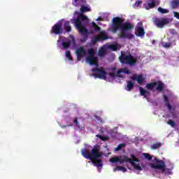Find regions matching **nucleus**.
Instances as JSON below:
<instances>
[{"label":"nucleus","instance_id":"5","mask_svg":"<svg viewBox=\"0 0 179 179\" xmlns=\"http://www.w3.org/2000/svg\"><path fill=\"white\" fill-rule=\"evenodd\" d=\"M121 64H127L133 66L136 64V58H134L130 53L129 55L121 52V56L119 57Z\"/></svg>","mask_w":179,"mask_h":179},{"label":"nucleus","instance_id":"51","mask_svg":"<svg viewBox=\"0 0 179 179\" xmlns=\"http://www.w3.org/2000/svg\"><path fill=\"white\" fill-rule=\"evenodd\" d=\"M173 110H175V108H173Z\"/></svg>","mask_w":179,"mask_h":179},{"label":"nucleus","instance_id":"41","mask_svg":"<svg viewBox=\"0 0 179 179\" xmlns=\"http://www.w3.org/2000/svg\"><path fill=\"white\" fill-rule=\"evenodd\" d=\"M166 105L167 109H169V110H172V106L170 104V103H165Z\"/></svg>","mask_w":179,"mask_h":179},{"label":"nucleus","instance_id":"11","mask_svg":"<svg viewBox=\"0 0 179 179\" xmlns=\"http://www.w3.org/2000/svg\"><path fill=\"white\" fill-rule=\"evenodd\" d=\"M171 22V20L170 18H162V19H157L155 20V25L156 27H159V28H163L164 27V26L170 24Z\"/></svg>","mask_w":179,"mask_h":179},{"label":"nucleus","instance_id":"36","mask_svg":"<svg viewBox=\"0 0 179 179\" xmlns=\"http://www.w3.org/2000/svg\"><path fill=\"white\" fill-rule=\"evenodd\" d=\"M144 157H145V159H148V161L152 160V156L150 154L144 153Z\"/></svg>","mask_w":179,"mask_h":179},{"label":"nucleus","instance_id":"3","mask_svg":"<svg viewBox=\"0 0 179 179\" xmlns=\"http://www.w3.org/2000/svg\"><path fill=\"white\" fill-rule=\"evenodd\" d=\"M79 19H80L81 21H85L87 20V17L82 13H78V17L71 19V22L75 24L76 28L78 30L79 34L84 35L85 37L87 38L90 32H88V29L83 25L82 22L79 21Z\"/></svg>","mask_w":179,"mask_h":179},{"label":"nucleus","instance_id":"40","mask_svg":"<svg viewBox=\"0 0 179 179\" xmlns=\"http://www.w3.org/2000/svg\"><path fill=\"white\" fill-rule=\"evenodd\" d=\"M163 97H164V101L165 102V103H170L169 102V98H167L166 95H163Z\"/></svg>","mask_w":179,"mask_h":179},{"label":"nucleus","instance_id":"52","mask_svg":"<svg viewBox=\"0 0 179 179\" xmlns=\"http://www.w3.org/2000/svg\"><path fill=\"white\" fill-rule=\"evenodd\" d=\"M178 29H179V25H178Z\"/></svg>","mask_w":179,"mask_h":179},{"label":"nucleus","instance_id":"20","mask_svg":"<svg viewBox=\"0 0 179 179\" xmlns=\"http://www.w3.org/2000/svg\"><path fill=\"white\" fill-rule=\"evenodd\" d=\"M110 78H124V76H122L120 73H109Z\"/></svg>","mask_w":179,"mask_h":179},{"label":"nucleus","instance_id":"34","mask_svg":"<svg viewBox=\"0 0 179 179\" xmlns=\"http://www.w3.org/2000/svg\"><path fill=\"white\" fill-rule=\"evenodd\" d=\"M66 57L69 59V60L71 61L73 59L71 58V51L67 50L66 51Z\"/></svg>","mask_w":179,"mask_h":179},{"label":"nucleus","instance_id":"47","mask_svg":"<svg viewBox=\"0 0 179 179\" xmlns=\"http://www.w3.org/2000/svg\"><path fill=\"white\" fill-rule=\"evenodd\" d=\"M80 1H81V3H83V4H85L86 3V1H85V0H80Z\"/></svg>","mask_w":179,"mask_h":179},{"label":"nucleus","instance_id":"26","mask_svg":"<svg viewBox=\"0 0 179 179\" xmlns=\"http://www.w3.org/2000/svg\"><path fill=\"white\" fill-rule=\"evenodd\" d=\"M108 48H109V50H111L113 52H115L118 50V45L114 44L109 45H108Z\"/></svg>","mask_w":179,"mask_h":179},{"label":"nucleus","instance_id":"2","mask_svg":"<svg viewBox=\"0 0 179 179\" xmlns=\"http://www.w3.org/2000/svg\"><path fill=\"white\" fill-rule=\"evenodd\" d=\"M131 158L133 160H131L127 156H124L123 157V159H122V156H119V157H115L113 158H110L109 162H110V163H112V164L119 162V163H120V164H122L123 163H130L131 166H132V167L134 169L138 170V171H142L141 166H140L139 164H136V163L140 162V160L137 157H136V156H134V155H131Z\"/></svg>","mask_w":179,"mask_h":179},{"label":"nucleus","instance_id":"45","mask_svg":"<svg viewBox=\"0 0 179 179\" xmlns=\"http://www.w3.org/2000/svg\"><path fill=\"white\" fill-rule=\"evenodd\" d=\"M120 171H122L123 173L127 172V169L126 168H122V169H120Z\"/></svg>","mask_w":179,"mask_h":179},{"label":"nucleus","instance_id":"23","mask_svg":"<svg viewBox=\"0 0 179 179\" xmlns=\"http://www.w3.org/2000/svg\"><path fill=\"white\" fill-rule=\"evenodd\" d=\"M91 25L92 26V28H94V31L96 32H99L100 30L101 29L98 25L97 24H96L95 22H91Z\"/></svg>","mask_w":179,"mask_h":179},{"label":"nucleus","instance_id":"12","mask_svg":"<svg viewBox=\"0 0 179 179\" xmlns=\"http://www.w3.org/2000/svg\"><path fill=\"white\" fill-rule=\"evenodd\" d=\"M131 80H132L133 81H136L140 85H143V83L145 82V77H144L142 74H134L132 77H131Z\"/></svg>","mask_w":179,"mask_h":179},{"label":"nucleus","instance_id":"33","mask_svg":"<svg viewBox=\"0 0 179 179\" xmlns=\"http://www.w3.org/2000/svg\"><path fill=\"white\" fill-rule=\"evenodd\" d=\"M124 147H125L124 143L119 144V145H117V148H115V150L118 152V151L121 150V149L124 148Z\"/></svg>","mask_w":179,"mask_h":179},{"label":"nucleus","instance_id":"48","mask_svg":"<svg viewBox=\"0 0 179 179\" xmlns=\"http://www.w3.org/2000/svg\"><path fill=\"white\" fill-rule=\"evenodd\" d=\"M71 125H65V126H62V129H64V128H66L68 127H70Z\"/></svg>","mask_w":179,"mask_h":179},{"label":"nucleus","instance_id":"9","mask_svg":"<svg viewBox=\"0 0 179 179\" xmlns=\"http://www.w3.org/2000/svg\"><path fill=\"white\" fill-rule=\"evenodd\" d=\"M63 34V24L57 22L50 29V34L61 35Z\"/></svg>","mask_w":179,"mask_h":179},{"label":"nucleus","instance_id":"4","mask_svg":"<svg viewBox=\"0 0 179 179\" xmlns=\"http://www.w3.org/2000/svg\"><path fill=\"white\" fill-rule=\"evenodd\" d=\"M81 155H83L85 159H88L91 162H94L101 158L103 156V152H100L99 147H94V148L91 149V151L88 149H83V150H81Z\"/></svg>","mask_w":179,"mask_h":179},{"label":"nucleus","instance_id":"31","mask_svg":"<svg viewBox=\"0 0 179 179\" xmlns=\"http://www.w3.org/2000/svg\"><path fill=\"white\" fill-rule=\"evenodd\" d=\"M99 41H103V40L100 39L99 38H96V37H94V38L91 39V43L92 44H96V43H97Z\"/></svg>","mask_w":179,"mask_h":179},{"label":"nucleus","instance_id":"18","mask_svg":"<svg viewBox=\"0 0 179 179\" xmlns=\"http://www.w3.org/2000/svg\"><path fill=\"white\" fill-rule=\"evenodd\" d=\"M64 28L65 29L66 32H71V27L69 24V21H65V22L64 23Z\"/></svg>","mask_w":179,"mask_h":179},{"label":"nucleus","instance_id":"28","mask_svg":"<svg viewBox=\"0 0 179 179\" xmlns=\"http://www.w3.org/2000/svg\"><path fill=\"white\" fill-rule=\"evenodd\" d=\"M171 6L173 9H176L179 6V1L177 0H174L171 3Z\"/></svg>","mask_w":179,"mask_h":179},{"label":"nucleus","instance_id":"49","mask_svg":"<svg viewBox=\"0 0 179 179\" xmlns=\"http://www.w3.org/2000/svg\"><path fill=\"white\" fill-rule=\"evenodd\" d=\"M171 114L173 115V117H175V113L173 111L171 112Z\"/></svg>","mask_w":179,"mask_h":179},{"label":"nucleus","instance_id":"30","mask_svg":"<svg viewBox=\"0 0 179 179\" xmlns=\"http://www.w3.org/2000/svg\"><path fill=\"white\" fill-rule=\"evenodd\" d=\"M96 137H98V138H99L100 140H101L102 141H106L108 140V138L107 136H101V135H99V134H97L96 136Z\"/></svg>","mask_w":179,"mask_h":179},{"label":"nucleus","instance_id":"14","mask_svg":"<svg viewBox=\"0 0 179 179\" xmlns=\"http://www.w3.org/2000/svg\"><path fill=\"white\" fill-rule=\"evenodd\" d=\"M76 54L78 59L83 58L86 55V50H85L84 47H80L76 50Z\"/></svg>","mask_w":179,"mask_h":179},{"label":"nucleus","instance_id":"27","mask_svg":"<svg viewBox=\"0 0 179 179\" xmlns=\"http://www.w3.org/2000/svg\"><path fill=\"white\" fill-rule=\"evenodd\" d=\"M117 73H118V74H120L121 73H124L127 75L131 74V71L128 69H122L121 70L117 71Z\"/></svg>","mask_w":179,"mask_h":179},{"label":"nucleus","instance_id":"44","mask_svg":"<svg viewBox=\"0 0 179 179\" xmlns=\"http://www.w3.org/2000/svg\"><path fill=\"white\" fill-rule=\"evenodd\" d=\"M96 21L103 22V18L99 17L96 19Z\"/></svg>","mask_w":179,"mask_h":179},{"label":"nucleus","instance_id":"35","mask_svg":"<svg viewBox=\"0 0 179 179\" xmlns=\"http://www.w3.org/2000/svg\"><path fill=\"white\" fill-rule=\"evenodd\" d=\"M73 123H75L77 128L80 129V126L78 124V117H75V119H73Z\"/></svg>","mask_w":179,"mask_h":179},{"label":"nucleus","instance_id":"29","mask_svg":"<svg viewBox=\"0 0 179 179\" xmlns=\"http://www.w3.org/2000/svg\"><path fill=\"white\" fill-rule=\"evenodd\" d=\"M157 10L159 11V13H161V14H166L169 13V10L167 9H164L163 8L159 7L157 8Z\"/></svg>","mask_w":179,"mask_h":179},{"label":"nucleus","instance_id":"24","mask_svg":"<svg viewBox=\"0 0 179 179\" xmlns=\"http://www.w3.org/2000/svg\"><path fill=\"white\" fill-rule=\"evenodd\" d=\"M62 45L63 46L64 50H66L71 46V41L62 43Z\"/></svg>","mask_w":179,"mask_h":179},{"label":"nucleus","instance_id":"13","mask_svg":"<svg viewBox=\"0 0 179 179\" xmlns=\"http://www.w3.org/2000/svg\"><path fill=\"white\" fill-rule=\"evenodd\" d=\"M135 35L138 37H143L145 34V31H144L143 27H136Z\"/></svg>","mask_w":179,"mask_h":179},{"label":"nucleus","instance_id":"6","mask_svg":"<svg viewBox=\"0 0 179 179\" xmlns=\"http://www.w3.org/2000/svg\"><path fill=\"white\" fill-rule=\"evenodd\" d=\"M92 73H94L93 76L96 78L99 79H103L106 80V78L107 77L108 73L106 71L105 69L103 67L101 68H98V67H94L91 70Z\"/></svg>","mask_w":179,"mask_h":179},{"label":"nucleus","instance_id":"42","mask_svg":"<svg viewBox=\"0 0 179 179\" xmlns=\"http://www.w3.org/2000/svg\"><path fill=\"white\" fill-rule=\"evenodd\" d=\"M173 14H174V17H176V19L179 20V13L174 11Z\"/></svg>","mask_w":179,"mask_h":179},{"label":"nucleus","instance_id":"19","mask_svg":"<svg viewBox=\"0 0 179 179\" xmlns=\"http://www.w3.org/2000/svg\"><path fill=\"white\" fill-rule=\"evenodd\" d=\"M94 161L95 162H92V164H94L96 167H100V168L103 167V164L101 163L103 162V159H95Z\"/></svg>","mask_w":179,"mask_h":179},{"label":"nucleus","instance_id":"46","mask_svg":"<svg viewBox=\"0 0 179 179\" xmlns=\"http://www.w3.org/2000/svg\"><path fill=\"white\" fill-rule=\"evenodd\" d=\"M94 117H96V120H98V121H101V119L100 118L99 116H96Z\"/></svg>","mask_w":179,"mask_h":179},{"label":"nucleus","instance_id":"17","mask_svg":"<svg viewBox=\"0 0 179 179\" xmlns=\"http://www.w3.org/2000/svg\"><path fill=\"white\" fill-rule=\"evenodd\" d=\"M150 1H151V3H148V8H150L151 9L155 8L156 4H157V5L159 4V1H157V0H150Z\"/></svg>","mask_w":179,"mask_h":179},{"label":"nucleus","instance_id":"8","mask_svg":"<svg viewBox=\"0 0 179 179\" xmlns=\"http://www.w3.org/2000/svg\"><path fill=\"white\" fill-rule=\"evenodd\" d=\"M155 87L156 91L162 92L164 89V83H162V81H157L151 83H146L145 85V88L148 90H152Z\"/></svg>","mask_w":179,"mask_h":179},{"label":"nucleus","instance_id":"7","mask_svg":"<svg viewBox=\"0 0 179 179\" xmlns=\"http://www.w3.org/2000/svg\"><path fill=\"white\" fill-rule=\"evenodd\" d=\"M95 54L94 49H88V57H87L86 61L90 66H98V59L94 57Z\"/></svg>","mask_w":179,"mask_h":179},{"label":"nucleus","instance_id":"37","mask_svg":"<svg viewBox=\"0 0 179 179\" xmlns=\"http://www.w3.org/2000/svg\"><path fill=\"white\" fill-rule=\"evenodd\" d=\"M167 124H169V125L172 126V127H175L176 125L174 121L172 120H169V121H167Z\"/></svg>","mask_w":179,"mask_h":179},{"label":"nucleus","instance_id":"25","mask_svg":"<svg viewBox=\"0 0 179 179\" xmlns=\"http://www.w3.org/2000/svg\"><path fill=\"white\" fill-rule=\"evenodd\" d=\"M162 147L161 143H155L153 145H151V149L155 150L160 148Z\"/></svg>","mask_w":179,"mask_h":179},{"label":"nucleus","instance_id":"22","mask_svg":"<svg viewBox=\"0 0 179 179\" xmlns=\"http://www.w3.org/2000/svg\"><path fill=\"white\" fill-rule=\"evenodd\" d=\"M90 10H91L90 8H88L87 6H86L85 5L81 6V8H80L81 13L90 12Z\"/></svg>","mask_w":179,"mask_h":179},{"label":"nucleus","instance_id":"50","mask_svg":"<svg viewBox=\"0 0 179 179\" xmlns=\"http://www.w3.org/2000/svg\"><path fill=\"white\" fill-rule=\"evenodd\" d=\"M75 1V3H77L78 1V0H73Z\"/></svg>","mask_w":179,"mask_h":179},{"label":"nucleus","instance_id":"39","mask_svg":"<svg viewBox=\"0 0 179 179\" xmlns=\"http://www.w3.org/2000/svg\"><path fill=\"white\" fill-rule=\"evenodd\" d=\"M171 45V44L170 43H167L164 44L163 47H164V48H170Z\"/></svg>","mask_w":179,"mask_h":179},{"label":"nucleus","instance_id":"21","mask_svg":"<svg viewBox=\"0 0 179 179\" xmlns=\"http://www.w3.org/2000/svg\"><path fill=\"white\" fill-rule=\"evenodd\" d=\"M138 90H140L141 96H143L145 98L146 97V94H150V92L143 90L142 87H139Z\"/></svg>","mask_w":179,"mask_h":179},{"label":"nucleus","instance_id":"10","mask_svg":"<svg viewBox=\"0 0 179 179\" xmlns=\"http://www.w3.org/2000/svg\"><path fill=\"white\" fill-rule=\"evenodd\" d=\"M155 164H151V167L155 169L162 170V171H165V162L162 160H159L158 159H155Z\"/></svg>","mask_w":179,"mask_h":179},{"label":"nucleus","instance_id":"16","mask_svg":"<svg viewBox=\"0 0 179 179\" xmlns=\"http://www.w3.org/2000/svg\"><path fill=\"white\" fill-rule=\"evenodd\" d=\"M134 88V84L131 80L127 81V86H125V90L128 92L132 91Z\"/></svg>","mask_w":179,"mask_h":179},{"label":"nucleus","instance_id":"43","mask_svg":"<svg viewBox=\"0 0 179 179\" xmlns=\"http://www.w3.org/2000/svg\"><path fill=\"white\" fill-rule=\"evenodd\" d=\"M141 3H142V1H136V3H135V6H136V7H138V6H139L140 4H141Z\"/></svg>","mask_w":179,"mask_h":179},{"label":"nucleus","instance_id":"38","mask_svg":"<svg viewBox=\"0 0 179 179\" xmlns=\"http://www.w3.org/2000/svg\"><path fill=\"white\" fill-rule=\"evenodd\" d=\"M122 169H124V167L123 166H117L115 169H113V172H116V171H120Z\"/></svg>","mask_w":179,"mask_h":179},{"label":"nucleus","instance_id":"32","mask_svg":"<svg viewBox=\"0 0 179 179\" xmlns=\"http://www.w3.org/2000/svg\"><path fill=\"white\" fill-rule=\"evenodd\" d=\"M106 55V51L105 49L101 48L99 50V51L98 52V55H99V57H104Z\"/></svg>","mask_w":179,"mask_h":179},{"label":"nucleus","instance_id":"1","mask_svg":"<svg viewBox=\"0 0 179 179\" xmlns=\"http://www.w3.org/2000/svg\"><path fill=\"white\" fill-rule=\"evenodd\" d=\"M124 20L120 17H115L112 19L111 31L113 34H117L120 31L119 34V38H127V40H131L134 38V35L129 31L134 29V25L129 22H123Z\"/></svg>","mask_w":179,"mask_h":179},{"label":"nucleus","instance_id":"15","mask_svg":"<svg viewBox=\"0 0 179 179\" xmlns=\"http://www.w3.org/2000/svg\"><path fill=\"white\" fill-rule=\"evenodd\" d=\"M94 38H98L99 39L103 40V41L108 40V34L105 31H102L101 32H100V35H98Z\"/></svg>","mask_w":179,"mask_h":179}]
</instances>
